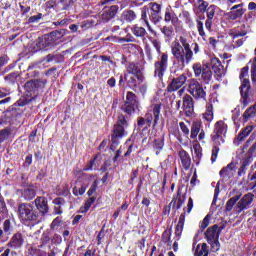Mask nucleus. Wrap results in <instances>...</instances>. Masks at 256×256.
Masks as SVG:
<instances>
[{
    "label": "nucleus",
    "instance_id": "f257e3e1",
    "mask_svg": "<svg viewBox=\"0 0 256 256\" xmlns=\"http://www.w3.org/2000/svg\"><path fill=\"white\" fill-rule=\"evenodd\" d=\"M195 77H201L203 83L209 85L211 83V79H213L214 71L216 77H224L225 76V68L223 64H221V60L217 57H213L210 59V62L203 63H194L192 66Z\"/></svg>",
    "mask_w": 256,
    "mask_h": 256
},
{
    "label": "nucleus",
    "instance_id": "f03ea898",
    "mask_svg": "<svg viewBox=\"0 0 256 256\" xmlns=\"http://www.w3.org/2000/svg\"><path fill=\"white\" fill-rule=\"evenodd\" d=\"M171 53L180 69H185L193 61V50H191L189 38L180 36L179 42L173 41L171 44Z\"/></svg>",
    "mask_w": 256,
    "mask_h": 256
},
{
    "label": "nucleus",
    "instance_id": "7ed1b4c3",
    "mask_svg": "<svg viewBox=\"0 0 256 256\" xmlns=\"http://www.w3.org/2000/svg\"><path fill=\"white\" fill-rule=\"evenodd\" d=\"M17 215L21 223H35L39 221V212L31 203H20L18 205Z\"/></svg>",
    "mask_w": 256,
    "mask_h": 256
},
{
    "label": "nucleus",
    "instance_id": "20e7f679",
    "mask_svg": "<svg viewBox=\"0 0 256 256\" xmlns=\"http://www.w3.org/2000/svg\"><path fill=\"white\" fill-rule=\"evenodd\" d=\"M57 35H61V33L59 31H54L50 34H45L42 37L38 38L33 48V51H47L51 49V47H55Z\"/></svg>",
    "mask_w": 256,
    "mask_h": 256
},
{
    "label": "nucleus",
    "instance_id": "39448f33",
    "mask_svg": "<svg viewBox=\"0 0 256 256\" xmlns=\"http://www.w3.org/2000/svg\"><path fill=\"white\" fill-rule=\"evenodd\" d=\"M223 231V227H219L218 225L210 226L206 233V239L211 245V251L213 253H217L219 249H221V244L219 243V235H221V232Z\"/></svg>",
    "mask_w": 256,
    "mask_h": 256
},
{
    "label": "nucleus",
    "instance_id": "423d86ee",
    "mask_svg": "<svg viewBox=\"0 0 256 256\" xmlns=\"http://www.w3.org/2000/svg\"><path fill=\"white\" fill-rule=\"evenodd\" d=\"M127 126L128 124L125 116H119L112 131L111 141L113 145H119V139H123V137L127 136V131H125Z\"/></svg>",
    "mask_w": 256,
    "mask_h": 256
},
{
    "label": "nucleus",
    "instance_id": "0eeeda50",
    "mask_svg": "<svg viewBox=\"0 0 256 256\" xmlns=\"http://www.w3.org/2000/svg\"><path fill=\"white\" fill-rule=\"evenodd\" d=\"M187 91L194 99H203L205 101L207 92L203 88V84L195 78L187 80Z\"/></svg>",
    "mask_w": 256,
    "mask_h": 256
},
{
    "label": "nucleus",
    "instance_id": "6e6552de",
    "mask_svg": "<svg viewBox=\"0 0 256 256\" xmlns=\"http://www.w3.org/2000/svg\"><path fill=\"white\" fill-rule=\"evenodd\" d=\"M169 67V54L160 53L158 60L154 63V76L158 79H163V75Z\"/></svg>",
    "mask_w": 256,
    "mask_h": 256
},
{
    "label": "nucleus",
    "instance_id": "1a4fd4ad",
    "mask_svg": "<svg viewBox=\"0 0 256 256\" xmlns=\"http://www.w3.org/2000/svg\"><path fill=\"white\" fill-rule=\"evenodd\" d=\"M139 109V101H137V96L133 92H127L126 101L122 105V111L127 113V115H133V113Z\"/></svg>",
    "mask_w": 256,
    "mask_h": 256
},
{
    "label": "nucleus",
    "instance_id": "9d476101",
    "mask_svg": "<svg viewBox=\"0 0 256 256\" xmlns=\"http://www.w3.org/2000/svg\"><path fill=\"white\" fill-rule=\"evenodd\" d=\"M193 210V198H189L187 208H184V213H182L179 217V221L175 228L176 239H181V235H183V227H185V213H191Z\"/></svg>",
    "mask_w": 256,
    "mask_h": 256
},
{
    "label": "nucleus",
    "instance_id": "9b49d317",
    "mask_svg": "<svg viewBox=\"0 0 256 256\" xmlns=\"http://www.w3.org/2000/svg\"><path fill=\"white\" fill-rule=\"evenodd\" d=\"M227 133V125L222 120L215 123L214 131L212 134V141L216 143V145H221L224 142L223 135Z\"/></svg>",
    "mask_w": 256,
    "mask_h": 256
},
{
    "label": "nucleus",
    "instance_id": "f8f14e48",
    "mask_svg": "<svg viewBox=\"0 0 256 256\" xmlns=\"http://www.w3.org/2000/svg\"><path fill=\"white\" fill-rule=\"evenodd\" d=\"M240 93L243 99H245L249 93V89H251V85L249 84V68L244 67L240 73Z\"/></svg>",
    "mask_w": 256,
    "mask_h": 256
},
{
    "label": "nucleus",
    "instance_id": "ddd939ff",
    "mask_svg": "<svg viewBox=\"0 0 256 256\" xmlns=\"http://www.w3.org/2000/svg\"><path fill=\"white\" fill-rule=\"evenodd\" d=\"M253 199H255V195L253 193H247L244 195L236 204L237 213H241L251 207V203H253Z\"/></svg>",
    "mask_w": 256,
    "mask_h": 256
},
{
    "label": "nucleus",
    "instance_id": "4468645a",
    "mask_svg": "<svg viewBox=\"0 0 256 256\" xmlns=\"http://www.w3.org/2000/svg\"><path fill=\"white\" fill-rule=\"evenodd\" d=\"M34 205L36 207V211L38 212V215L45 217V215L49 213V204H48L47 198L43 196H38L34 200Z\"/></svg>",
    "mask_w": 256,
    "mask_h": 256
},
{
    "label": "nucleus",
    "instance_id": "2eb2a0df",
    "mask_svg": "<svg viewBox=\"0 0 256 256\" xmlns=\"http://www.w3.org/2000/svg\"><path fill=\"white\" fill-rule=\"evenodd\" d=\"M119 10V6L112 5L110 7H104L102 13L100 14L101 23H109L115 15H117V11Z\"/></svg>",
    "mask_w": 256,
    "mask_h": 256
},
{
    "label": "nucleus",
    "instance_id": "dca6fc26",
    "mask_svg": "<svg viewBox=\"0 0 256 256\" xmlns=\"http://www.w3.org/2000/svg\"><path fill=\"white\" fill-rule=\"evenodd\" d=\"M246 12H247V9H245V4L240 3L238 5H234L230 8L228 17L232 21H235L237 19H241V17H243V15H245Z\"/></svg>",
    "mask_w": 256,
    "mask_h": 256
},
{
    "label": "nucleus",
    "instance_id": "f3484780",
    "mask_svg": "<svg viewBox=\"0 0 256 256\" xmlns=\"http://www.w3.org/2000/svg\"><path fill=\"white\" fill-rule=\"evenodd\" d=\"M187 83V76L185 74L180 75L177 78L172 79L171 83L167 87V91L172 93L173 91H177L181 89L182 86Z\"/></svg>",
    "mask_w": 256,
    "mask_h": 256
},
{
    "label": "nucleus",
    "instance_id": "a211bd4d",
    "mask_svg": "<svg viewBox=\"0 0 256 256\" xmlns=\"http://www.w3.org/2000/svg\"><path fill=\"white\" fill-rule=\"evenodd\" d=\"M149 19L156 25V23H159L161 21V5L157 3H152L150 11H148Z\"/></svg>",
    "mask_w": 256,
    "mask_h": 256
},
{
    "label": "nucleus",
    "instance_id": "6ab92c4d",
    "mask_svg": "<svg viewBox=\"0 0 256 256\" xmlns=\"http://www.w3.org/2000/svg\"><path fill=\"white\" fill-rule=\"evenodd\" d=\"M183 110L186 117H191L195 111L193 97L189 94H186L183 97Z\"/></svg>",
    "mask_w": 256,
    "mask_h": 256
},
{
    "label": "nucleus",
    "instance_id": "aec40b11",
    "mask_svg": "<svg viewBox=\"0 0 256 256\" xmlns=\"http://www.w3.org/2000/svg\"><path fill=\"white\" fill-rule=\"evenodd\" d=\"M125 75H136L139 83H143V81H145V77L141 73V70H139V66L135 63H130L128 65Z\"/></svg>",
    "mask_w": 256,
    "mask_h": 256
},
{
    "label": "nucleus",
    "instance_id": "412c9836",
    "mask_svg": "<svg viewBox=\"0 0 256 256\" xmlns=\"http://www.w3.org/2000/svg\"><path fill=\"white\" fill-rule=\"evenodd\" d=\"M24 241L25 240L23 239V234L16 233L10 239L8 247H10V249H21V247H23Z\"/></svg>",
    "mask_w": 256,
    "mask_h": 256
},
{
    "label": "nucleus",
    "instance_id": "4be33fe9",
    "mask_svg": "<svg viewBox=\"0 0 256 256\" xmlns=\"http://www.w3.org/2000/svg\"><path fill=\"white\" fill-rule=\"evenodd\" d=\"M235 175V163H230L220 171V177L222 179H231Z\"/></svg>",
    "mask_w": 256,
    "mask_h": 256
},
{
    "label": "nucleus",
    "instance_id": "5701e85b",
    "mask_svg": "<svg viewBox=\"0 0 256 256\" xmlns=\"http://www.w3.org/2000/svg\"><path fill=\"white\" fill-rule=\"evenodd\" d=\"M251 131H253V126H247L246 128L242 129L237 138L234 140V145H240L241 141H245V139L251 135Z\"/></svg>",
    "mask_w": 256,
    "mask_h": 256
},
{
    "label": "nucleus",
    "instance_id": "b1692460",
    "mask_svg": "<svg viewBox=\"0 0 256 256\" xmlns=\"http://www.w3.org/2000/svg\"><path fill=\"white\" fill-rule=\"evenodd\" d=\"M179 158H180L181 165H182L183 169H185L187 171V169H189V167H191V156H189V153H187V151L180 150Z\"/></svg>",
    "mask_w": 256,
    "mask_h": 256
},
{
    "label": "nucleus",
    "instance_id": "393cba45",
    "mask_svg": "<svg viewBox=\"0 0 256 256\" xmlns=\"http://www.w3.org/2000/svg\"><path fill=\"white\" fill-rule=\"evenodd\" d=\"M164 21L166 23H172V25H177V23L179 22V18L177 17V14H175V12L167 8L165 10Z\"/></svg>",
    "mask_w": 256,
    "mask_h": 256
},
{
    "label": "nucleus",
    "instance_id": "a878e982",
    "mask_svg": "<svg viewBox=\"0 0 256 256\" xmlns=\"http://www.w3.org/2000/svg\"><path fill=\"white\" fill-rule=\"evenodd\" d=\"M35 195H37V192L33 187L24 188L22 190V197L25 199V201H31L35 199Z\"/></svg>",
    "mask_w": 256,
    "mask_h": 256
},
{
    "label": "nucleus",
    "instance_id": "bb28decb",
    "mask_svg": "<svg viewBox=\"0 0 256 256\" xmlns=\"http://www.w3.org/2000/svg\"><path fill=\"white\" fill-rule=\"evenodd\" d=\"M124 79L129 87H136L140 85L139 79H137V74H124Z\"/></svg>",
    "mask_w": 256,
    "mask_h": 256
},
{
    "label": "nucleus",
    "instance_id": "cd10ccee",
    "mask_svg": "<svg viewBox=\"0 0 256 256\" xmlns=\"http://www.w3.org/2000/svg\"><path fill=\"white\" fill-rule=\"evenodd\" d=\"M89 187V181L83 182L80 186L77 185L73 188L72 193L75 195V197H79V195H84L85 191H87V188Z\"/></svg>",
    "mask_w": 256,
    "mask_h": 256
},
{
    "label": "nucleus",
    "instance_id": "c85d7f7f",
    "mask_svg": "<svg viewBox=\"0 0 256 256\" xmlns=\"http://www.w3.org/2000/svg\"><path fill=\"white\" fill-rule=\"evenodd\" d=\"M153 121V114L147 116L146 118H139L138 119V127L139 129H149L151 127V123Z\"/></svg>",
    "mask_w": 256,
    "mask_h": 256
},
{
    "label": "nucleus",
    "instance_id": "c756f323",
    "mask_svg": "<svg viewBox=\"0 0 256 256\" xmlns=\"http://www.w3.org/2000/svg\"><path fill=\"white\" fill-rule=\"evenodd\" d=\"M202 124L199 121L193 122L190 131V139H197V135L201 132Z\"/></svg>",
    "mask_w": 256,
    "mask_h": 256
},
{
    "label": "nucleus",
    "instance_id": "7c9ffc66",
    "mask_svg": "<svg viewBox=\"0 0 256 256\" xmlns=\"http://www.w3.org/2000/svg\"><path fill=\"white\" fill-rule=\"evenodd\" d=\"M209 7V2L205 0H197V6L194 8V13H205L207 12V8Z\"/></svg>",
    "mask_w": 256,
    "mask_h": 256
},
{
    "label": "nucleus",
    "instance_id": "2f4dec72",
    "mask_svg": "<svg viewBox=\"0 0 256 256\" xmlns=\"http://www.w3.org/2000/svg\"><path fill=\"white\" fill-rule=\"evenodd\" d=\"M203 119L208 123H211V121H213V104H206V111L203 113Z\"/></svg>",
    "mask_w": 256,
    "mask_h": 256
},
{
    "label": "nucleus",
    "instance_id": "473e14b6",
    "mask_svg": "<svg viewBox=\"0 0 256 256\" xmlns=\"http://www.w3.org/2000/svg\"><path fill=\"white\" fill-rule=\"evenodd\" d=\"M39 84L35 80H31L25 83L24 89L27 93H30V95H33L37 91V86Z\"/></svg>",
    "mask_w": 256,
    "mask_h": 256
},
{
    "label": "nucleus",
    "instance_id": "72a5a7b5",
    "mask_svg": "<svg viewBox=\"0 0 256 256\" xmlns=\"http://www.w3.org/2000/svg\"><path fill=\"white\" fill-rule=\"evenodd\" d=\"M98 157H94L93 160H90V162L83 168V171H95L99 168V165L101 161L97 160Z\"/></svg>",
    "mask_w": 256,
    "mask_h": 256
},
{
    "label": "nucleus",
    "instance_id": "f704fd0d",
    "mask_svg": "<svg viewBox=\"0 0 256 256\" xmlns=\"http://www.w3.org/2000/svg\"><path fill=\"white\" fill-rule=\"evenodd\" d=\"M194 256H209L208 246L205 243H203L202 245H198L196 247Z\"/></svg>",
    "mask_w": 256,
    "mask_h": 256
},
{
    "label": "nucleus",
    "instance_id": "c9c22d12",
    "mask_svg": "<svg viewBox=\"0 0 256 256\" xmlns=\"http://www.w3.org/2000/svg\"><path fill=\"white\" fill-rule=\"evenodd\" d=\"M162 243L165 247H171V230H165L162 234Z\"/></svg>",
    "mask_w": 256,
    "mask_h": 256
},
{
    "label": "nucleus",
    "instance_id": "e433bc0d",
    "mask_svg": "<svg viewBox=\"0 0 256 256\" xmlns=\"http://www.w3.org/2000/svg\"><path fill=\"white\" fill-rule=\"evenodd\" d=\"M132 33L135 37H145L147 35V30L141 26L132 27Z\"/></svg>",
    "mask_w": 256,
    "mask_h": 256
},
{
    "label": "nucleus",
    "instance_id": "4c0bfd02",
    "mask_svg": "<svg viewBox=\"0 0 256 256\" xmlns=\"http://www.w3.org/2000/svg\"><path fill=\"white\" fill-rule=\"evenodd\" d=\"M241 199L240 195L233 196L226 203V211H232L233 207H235V203H237Z\"/></svg>",
    "mask_w": 256,
    "mask_h": 256
},
{
    "label": "nucleus",
    "instance_id": "58836bf2",
    "mask_svg": "<svg viewBox=\"0 0 256 256\" xmlns=\"http://www.w3.org/2000/svg\"><path fill=\"white\" fill-rule=\"evenodd\" d=\"M135 17V12L133 10H127L122 14V19L124 21H127L128 23H131V21H135Z\"/></svg>",
    "mask_w": 256,
    "mask_h": 256
},
{
    "label": "nucleus",
    "instance_id": "ea45409f",
    "mask_svg": "<svg viewBox=\"0 0 256 256\" xmlns=\"http://www.w3.org/2000/svg\"><path fill=\"white\" fill-rule=\"evenodd\" d=\"M160 113H161V105L155 104L152 109V115L154 117V125H157V121H159Z\"/></svg>",
    "mask_w": 256,
    "mask_h": 256
},
{
    "label": "nucleus",
    "instance_id": "a19ab883",
    "mask_svg": "<svg viewBox=\"0 0 256 256\" xmlns=\"http://www.w3.org/2000/svg\"><path fill=\"white\" fill-rule=\"evenodd\" d=\"M217 9H219L216 5H210L206 10L207 19H213L215 17V13H217Z\"/></svg>",
    "mask_w": 256,
    "mask_h": 256
},
{
    "label": "nucleus",
    "instance_id": "79ce46f5",
    "mask_svg": "<svg viewBox=\"0 0 256 256\" xmlns=\"http://www.w3.org/2000/svg\"><path fill=\"white\" fill-rule=\"evenodd\" d=\"M2 231H4V233L6 235H11V231H13V226L11 225V220L7 219L3 222L2 225Z\"/></svg>",
    "mask_w": 256,
    "mask_h": 256
},
{
    "label": "nucleus",
    "instance_id": "37998d69",
    "mask_svg": "<svg viewBox=\"0 0 256 256\" xmlns=\"http://www.w3.org/2000/svg\"><path fill=\"white\" fill-rule=\"evenodd\" d=\"M256 115V104L251 106L250 108H248L244 114H243V117L245 119H249V117H255Z\"/></svg>",
    "mask_w": 256,
    "mask_h": 256
},
{
    "label": "nucleus",
    "instance_id": "c03bdc74",
    "mask_svg": "<svg viewBox=\"0 0 256 256\" xmlns=\"http://www.w3.org/2000/svg\"><path fill=\"white\" fill-rule=\"evenodd\" d=\"M161 33H163V35H165L168 39H171L174 33L173 27L164 26L163 28H161Z\"/></svg>",
    "mask_w": 256,
    "mask_h": 256
},
{
    "label": "nucleus",
    "instance_id": "a18cd8bd",
    "mask_svg": "<svg viewBox=\"0 0 256 256\" xmlns=\"http://www.w3.org/2000/svg\"><path fill=\"white\" fill-rule=\"evenodd\" d=\"M165 143L163 142V139H156L154 142V148L157 149L156 155H159V152L161 149H163Z\"/></svg>",
    "mask_w": 256,
    "mask_h": 256
},
{
    "label": "nucleus",
    "instance_id": "49530a36",
    "mask_svg": "<svg viewBox=\"0 0 256 256\" xmlns=\"http://www.w3.org/2000/svg\"><path fill=\"white\" fill-rule=\"evenodd\" d=\"M141 19L146 23V25L148 27V31H150V33H155V31H153V28H151V25L149 24V20H147V11L146 10H142Z\"/></svg>",
    "mask_w": 256,
    "mask_h": 256
},
{
    "label": "nucleus",
    "instance_id": "de8ad7c7",
    "mask_svg": "<svg viewBox=\"0 0 256 256\" xmlns=\"http://www.w3.org/2000/svg\"><path fill=\"white\" fill-rule=\"evenodd\" d=\"M93 203H95V197H90L88 201L85 202L84 208H83L84 210H82V213H87V211L91 209V205H93Z\"/></svg>",
    "mask_w": 256,
    "mask_h": 256
},
{
    "label": "nucleus",
    "instance_id": "09e8293b",
    "mask_svg": "<svg viewBox=\"0 0 256 256\" xmlns=\"http://www.w3.org/2000/svg\"><path fill=\"white\" fill-rule=\"evenodd\" d=\"M198 33L200 37H206L207 34L205 33V29L203 28V22L201 20H197V25Z\"/></svg>",
    "mask_w": 256,
    "mask_h": 256
},
{
    "label": "nucleus",
    "instance_id": "8fccbe9b",
    "mask_svg": "<svg viewBox=\"0 0 256 256\" xmlns=\"http://www.w3.org/2000/svg\"><path fill=\"white\" fill-rule=\"evenodd\" d=\"M193 150H194V154H195L196 158L201 159V157H203V152H202V149H201V145L195 144L193 146Z\"/></svg>",
    "mask_w": 256,
    "mask_h": 256
},
{
    "label": "nucleus",
    "instance_id": "3c124183",
    "mask_svg": "<svg viewBox=\"0 0 256 256\" xmlns=\"http://www.w3.org/2000/svg\"><path fill=\"white\" fill-rule=\"evenodd\" d=\"M9 135H11L9 129L0 130V143H3V141L9 137Z\"/></svg>",
    "mask_w": 256,
    "mask_h": 256
},
{
    "label": "nucleus",
    "instance_id": "603ef678",
    "mask_svg": "<svg viewBox=\"0 0 256 256\" xmlns=\"http://www.w3.org/2000/svg\"><path fill=\"white\" fill-rule=\"evenodd\" d=\"M0 213H2V215H7V205L5 204V200L1 195H0Z\"/></svg>",
    "mask_w": 256,
    "mask_h": 256
},
{
    "label": "nucleus",
    "instance_id": "864d4df0",
    "mask_svg": "<svg viewBox=\"0 0 256 256\" xmlns=\"http://www.w3.org/2000/svg\"><path fill=\"white\" fill-rule=\"evenodd\" d=\"M42 18H43V14L39 13L38 15L31 16L28 19V23H39V21H41Z\"/></svg>",
    "mask_w": 256,
    "mask_h": 256
},
{
    "label": "nucleus",
    "instance_id": "5fc2aeb1",
    "mask_svg": "<svg viewBox=\"0 0 256 256\" xmlns=\"http://www.w3.org/2000/svg\"><path fill=\"white\" fill-rule=\"evenodd\" d=\"M251 163H253V156L250 155L249 157L243 160L242 169H247V167H249Z\"/></svg>",
    "mask_w": 256,
    "mask_h": 256
},
{
    "label": "nucleus",
    "instance_id": "6e6d98bb",
    "mask_svg": "<svg viewBox=\"0 0 256 256\" xmlns=\"http://www.w3.org/2000/svg\"><path fill=\"white\" fill-rule=\"evenodd\" d=\"M219 154V147L214 146L212 149V156H211V161L212 163H215L217 161V155Z\"/></svg>",
    "mask_w": 256,
    "mask_h": 256
},
{
    "label": "nucleus",
    "instance_id": "4d7b16f0",
    "mask_svg": "<svg viewBox=\"0 0 256 256\" xmlns=\"http://www.w3.org/2000/svg\"><path fill=\"white\" fill-rule=\"evenodd\" d=\"M97 185H98V182H97V180H95L87 192V195L89 197H91V195H93V193H95L97 191Z\"/></svg>",
    "mask_w": 256,
    "mask_h": 256
},
{
    "label": "nucleus",
    "instance_id": "13d9d810",
    "mask_svg": "<svg viewBox=\"0 0 256 256\" xmlns=\"http://www.w3.org/2000/svg\"><path fill=\"white\" fill-rule=\"evenodd\" d=\"M151 43L153 47L156 49L157 53H161V43L157 39H152Z\"/></svg>",
    "mask_w": 256,
    "mask_h": 256
},
{
    "label": "nucleus",
    "instance_id": "bf43d9fd",
    "mask_svg": "<svg viewBox=\"0 0 256 256\" xmlns=\"http://www.w3.org/2000/svg\"><path fill=\"white\" fill-rule=\"evenodd\" d=\"M179 126L184 135H189V127L185 125V122H180Z\"/></svg>",
    "mask_w": 256,
    "mask_h": 256
},
{
    "label": "nucleus",
    "instance_id": "052dcab7",
    "mask_svg": "<svg viewBox=\"0 0 256 256\" xmlns=\"http://www.w3.org/2000/svg\"><path fill=\"white\" fill-rule=\"evenodd\" d=\"M205 27H206L207 31H212V29H213V19L212 18L206 19Z\"/></svg>",
    "mask_w": 256,
    "mask_h": 256
},
{
    "label": "nucleus",
    "instance_id": "680f3d73",
    "mask_svg": "<svg viewBox=\"0 0 256 256\" xmlns=\"http://www.w3.org/2000/svg\"><path fill=\"white\" fill-rule=\"evenodd\" d=\"M248 155L251 157H256V142L252 144V146L248 149Z\"/></svg>",
    "mask_w": 256,
    "mask_h": 256
},
{
    "label": "nucleus",
    "instance_id": "e2e57ef3",
    "mask_svg": "<svg viewBox=\"0 0 256 256\" xmlns=\"http://www.w3.org/2000/svg\"><path fill=\"white\" fill-rule=\"evenodd\" d=\"M200 227L202 230L207 229V227H209V215L205 216Z\"/></svg>",
    "mask_w": 256,
    "mask_h": 256
},
{
    "label": "nucleus",
    "instance_id": "0e129e2a",
    "mask_svg": "<svg viewBox=\"0 0 256 256\" xmlns=\"http://www.w3.org/2000/svg\"><path fill=\"white\" fill-rule=\"evenodd\" d=\"M117 84V80H115V77H111L110 79H108L107 81V86L108 87H115V85Z\"/></svg>",
    "mask_w": 256,
    "mask_h": 256
},
{
    "label": "nucleus",
    "instance_id": "69168bd1",
    "mask_svg": "<svg viewBox=\"0 0 256 256\" xmlns=\"http://www.w3.org/2000/svg\"><path fill=\"white\" fill-rule=\"evenodd\" d=\"M208 41H209V44L211 45V47H213V49H215V47H217L218 40L215 39V37H210L208 39Z\"/></svg>",
    "mask_w": 256,
    "mask_h": 256
},
{
    "label": "nucleus",
    "instance_id": "338daca9",
    "mask_svg": "<svg viewBox=\"0 0 256 256\" xmlns=\"http://www.w3.org/2000/svg\"><path fill=\"white\" fill-rule=\"evenodd\" d=\"M9 90L5 88H0V99H3V97H7L9 95Z\"/></svg>",
    "mask_w": 256,
    "mask_h": 256
},
{
    "label": "nucleus",
    "instance_id": "774afa93",
    "mask_svg": "<svg viewBox=\"0 0 256 256\" xmlns=\"http://www.w3.org/2000/svg\"><path fill=\"white\" fill-rule=\"evenodd\" d=\"M63 187V190L61 192V195H63V197H67V195L70 194L69 192V186L68 185H65V186H62Z\"/></svg>",
    "mask_w": 256,
    "mask_h": 256
}]
</instances>
